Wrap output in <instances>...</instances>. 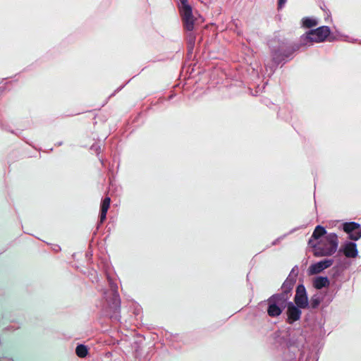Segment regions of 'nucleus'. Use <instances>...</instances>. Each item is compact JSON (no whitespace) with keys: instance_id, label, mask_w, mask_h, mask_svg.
<instances>
[{"instance_id":"1","label":"nucleus","mask_w":361,"mask_h":361,"mask_svg":"<svg viewBox=\"0 0 361 361\" xmlns=\"http://www.w3.org/2000/svg\"><path fill=\"white\" fill-rule=\"evenodd\" d=\"M298 275V266H295L281 287V292L270 296L267 300V314L271 317L281 314L292 295V290Z\"/></svg>"},{"instance_id":"2","label":"nucleus","mask_w":361,"mask_h":361,"mask_svg":"<svg viewBox=\"0 0 361 361\" xmlns=\"http://www.w3.org/2000/svg\"><path fill=\"white\" fill-rule=\"evenodd\" d=\"M338 237L335 233H327L325 228L317 226L312 234L308 244L313 249L315 257H329L338 250Z\"/></svg>"},{"instance_id":"3","label":"nucleus","mask_w":361,"mask_h":361,"mask_svg":"<svg viewBox=\"0 0 361 361\" xmlns=\"http://www.w3.org/2000/svg\"><path fill=\"white\" fill-rule=\"evenodd\" d=\"M331 29L328 26H320L316 29L310 30L300 37V44L303 46L310 45L313 43H320L326 41L330 36Z\"/></svg>"},{"instance_id":"4","label":"nucleus","mask_w":361,"mask_h":361,"mask_svg":"<svg viewBox=\"0 0 361 361\" xmlns=\"http://www.w3.org/2000/svg\"><path fill=\"white\" fill-rule=\"evenodd\" d=\"M179 11L185 29L190 32L192 31L195 18L192 15V7L189 5L188 0H180Z\"/></svg>"},{"instance_id":"5","label":"nucleus","mask_w":361,"mask_h":361,"mask_svg":"<svg viewBox=\"0 0 361 361\" xmlns=\"http://www.w3.org/2000/svg\"><path fill=\"white\" fill-rule=\"evenodd\" d=\"M343 231L348 235V238L356 241L361 238V225L358 223L350 221L343 224Z\"/></svg>"},{"instance_id":"6","label":"nucleus","mask_w":361,"mask_h":361,"mask_svg":"<svg viewBox=\"0 0 361 361\" xmlns=\"http://www.w3.org/2000/svg\"><path fill=\"white\" fill-rule=\"evenodd\" d=\"M294 302L301 309H305L308 307V298L304 285L300 284L297 286Z\"/></svg>"},{"instance_id":"7","label":"nucleus","mask_w":361,"mask_h":361,"mask_svg":"<svg viewBox=\"0 0 361 361\" xmlns=\"http://www.w3.org/2000/svg\"><path fill=\"white\" fill-rule=\"evenodd\" d=\"M287 322L290 324H292L296 321H298L302 314V312L300 310V307H298L296 305L293 304L292 302H288L287 303Z\"/></svg>"},{"instance_id":"8","label":"nucleus","mask_w":361,"mask_h":361,"mask_svg":"<svg viewBox=\"0 0 361 361\" xmlns=\"http://www.w3.org/2000/svg\"><path fill=\"white\" fill-rule=\"evenodd\" d=\"M334 264L333 259H325L311 264L308 269L309 275H314L330 267Z\"/></svg>"},{"instance_id":"9","label":"nucleus","mask_w":361,"mask_h":361,"mask_svg":"<svg viewBox=\"0 0 361 361\" xmlns=\"http://www.w3.org/2000/svg\"><path fill=\"white\" fill-rule=\"evenodd\" d=\"M340 252L348 258H355L358 255L357 245L354 242H345L340 249Z\"/></svg>"},{"instance_id":"10","label":"nucleus","mask_w":361,"mask_h":361,"mask_svg":"<svg viewBox=\"0 0 361 361\" xmlns=\"http://www.w3.org/2000/svg\"><path fill=\"white\" fill-rule=\"evenodd\" d=\"M293 50V49H290L288 51L289 52L287 54L283 53V51L281 50L280 47H279V49H274L273 51H271L272 61L275 67H277L278 65L282 61H283L286 59L291 56V51Z\"/></svg>"},{"instance_id":"11","label":"nucleus","mask_w":361,"mask_h":361,"mask_svg":"<svg viewBox=\"0 0 361 361\" xmlns=\"http://www.w3.org/2000/svg\"><path fill=\"white\" fill-rule=\"evenodd\" d=\"M110 202L111 198L109 197H106L101 202L99 214L100 224H103L106 219V214L110 207Z\"/></svg>"},{"instance_id":"12","label":"nucleus","mask_w":361,"mask_h":361,"mask_svg":"<svg viewBox=\"0 0 361 361\" xmlns=\"http://www.w3.org/2000/svg\"><path fill=\"white\" fill-rule=\"evenodd\" d=\"M313 284L315 288L322 289L329 286V281L326 276H318L314 279Z\"/></svg>"},{"instance_id":"13","label":"nucleus","mask_w":361,"mask_h":361,"mask_svg":"<svg viewBox=\"0 0 361 361\" xmlns=\"http://www.w3.org/2000/svg\"><path fill=\"white\" fill-rule=\"evenodd\" d=\"M112 300V307H111L114 309V313H118L121 308V300L116 290H114Z\"/></svg>"},{"instance_id":"14","label":"nucleus","mask_w":361,"mask_h":361,"mask_svg":"<svg viewBox=\"0 0 361 361\" xmlns=\"http://www.w3.org/2000/svg\"><path fill=\"white\" fill-rule=\"evenodd\" d=\"M300 45H302V44H287L286 43H282L280 45V48L283 51V53L286 54L289 52L288 51L290 49H293L291 51V55H292L295 51H298L300 49Z\"/></svg>"},{"instance_id":"15","label":"nucleus","mask_w":361,"mask_h":361,"mask_svg":"<svg viewBox=\"0 0 361 361\" xmlns=\"http://www.w3.org/2000/svg\"><path fill=\"white\" fill-rule=\"evenodd\" d=\"M318 20L314 18H304L302 20V26L306 28H311L318 25Z\"/></svg>"},{"instance_id":"16","label":"nucleus","mask_w":361,"mask_h":361,"mask_svg":"<svg viewBox=\"0 0 361 361\" xmlns=\"http://www.w3.org/2000/svg\"><path fill=\"white\" fill-rule=\"evenodd\" d=\"M75 353L79 357L84 358L87 355L88 350L86 345L80 344L76 347Z\"/></svg>"},{"instance_id":"17","label":"nucleus","mask_w":361,"mask_h":361,"mask_svg":"<svg viewBox=\"0 0 361 361\" xmlns=\"http://www.w3.org/2000/svg\"><path fill=\"white\" fill-rule=\"evenodd\" d=\"M322 302V298L317 295H314L310 299V306L312 308H317Z\"/></svg>"},{"instance_id":"18","label":"nucleus","mask_w":361,"mask_h":361,"mask_svg":"<svg viewBox=\"0 0 361 361\" xmlns=\"http://www.w3.org/2000/svg\"><path fill=\"white\" fill-rule=\"evenodd\" d=\"M195 40H196V37L192 32H190L187 35V42H188V47L190 50L193 49V47H194V45L195 43Z\"/></svg>"},{"instance_id":"19","label":"nucleus","mask_w":361,"mask_h":361,"mask_svg":"<svg viewBox=\"0 0 361 361\" xmlns=\"http://www.w3.org/2000/svg\"><path fill=\"white\" fill-rule=\"evenodd\" d=\"M286 3V0H278V8L281 9Z\"/></svg>"},{"instance_id":"20","label":"nucleus","mask_w":361,"mask_h":361,"mask_svg":"<svg viewBox=\"0 0 361 361\" xmlns=\"http://www.w3.org/2000/svg\"><path fill=\"white\" fill-rule=\"evenodd\" d=\"M334 39V38H332V37H329V41H330V42L333 41Z\"/></svg>"},{"instance_id":"21","label":"nucleus","mask_w":361,"mask_h":361,"mask_svg":"<svg viewBox=\"0 0 361 361\" xmlns=\"http://www.w3.org/2000/svg\"><path fill=\"white\" fill-rule=\"evenodd\" d=\"M110 317H114V315L111 314V315H110ZM117 317V316H116V315H115V317Z\"/></svg>"}]
</instances>
